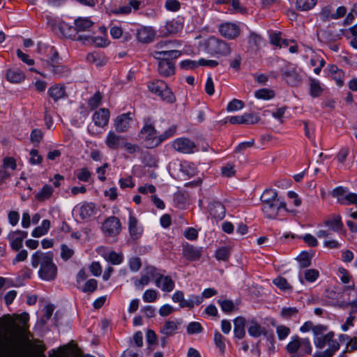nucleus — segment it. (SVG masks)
Returning a JSON list of instances; mask_svg holds the SVG:
<instances>
[{"label": "nucleus", "instance_id": "nucleus-15", "mask_svg": "<svg viewBox=\"0 0 357 357\" xmlns=\"http://www.w3.org/2000/svg\"><path fill=\"white\" fill-rule=\"evenodd\" d=\"M28 233L26 231L17 230L10 231L7 238L10 241L12 249L18 251L23 245V240L27 237Z\"/></svg>", "mask_w": 357, "mask_h": 357}, {"label": "nucleus", "instance_id": "nucleus-17", "mask_svg": "<svg viewBox=\"0 0 357 357\" xmlns=\"http://www.w3.org/2000/svg\"><path fill=\"white\" fill-rule=\"evenodd\" d=\"M128 230L130 237L133 240H137L142 234L143 228L139 225L137 219L132 215V212H129Z\"/></svg>", "mask_w": 357, "mask_h": 357}, {"label": "nucleus", "instance_id": "nucleus-16", "mask_svg": "<svg viewBox=\"0 0 357 357\" xmlns=\"http://www.w3.org/2000/svg\"><path fill=\"white\" fill-rule=\"evenodd\" d=\"M259 120V116L253 113H245L242 116H233L228 118V121L231 124H255Z\"/></svg>", "mask_w": 357, "mask_h": 357}, {"label": "nucleus", "instance_id": "nucleus-30", "mask_svg": "<svg viewBox=\"0 0 357 357\" xmlns=\"http://www.w3.org/2000/svg\"><path fill=\"white\" fill-rule=\"evenodd\" d=\"M93 25V22L86 17H78L75 20V30L77 32L88 31Z\"/></svg>", "mask_w": 357, "mask_h": 357}, {"label": "nucleus", "instance_id": "nucleus-59", "mask_svg": "<svg viewBox=\"0 0 357 357\" xmlns=\"http://www.w3.org/2000/svg\"><path fill=\"white\" fill-rule=\"evenodd\" d=\"M319 276V271L316 269H307L304 272L305 280L309 282H314Z\"/></svg>", "mask_w": 357, "mask_h": 357}, {"label": "nucleus", "instance_id": "nucleus-49", "mask_svg": "<svg viewBox=\"0 0 357 357\" xmlns=\"http://www.w3.org/2000/svg\"><path fill=\"white\" fill-rule=\"evenodd\" d=\"M186 300L187 301L184 303V305H185V307H188L190 309L193 308L195 305H198L201 304L203 301L202 296L194 294L190 295Z\"/></svg>", "mask_w": 357, "mask_h": 357}, {"label": "nucleus", "instance_id": "nucleus-18", "mask_svg": "<svg viewBox=\"0 0 357 357\" xmlns=\"http://www.w3.org/2000/svg\"><path fill=\"white\" fill-rule=\"evenodd\" d=\"M136 37L140 43H149L154 39L155 31L151 27L141 26L137 30Z\"/></svg>", "mask_w": 357, "mask_h": 357}, {"label": "nucleus", "instance_id": "nucleus-12", "mask_svg": "<svg viewBox=\"0 0 357 357\" xmlns=\"http://www.w3.org/2000/svg\"><path fill=\"white\" fill-rule=\"evenodd\" d=\"M280 208L286 209V203L280 199L275 201L263 204L262 211L267 218H274Z\"/></svg>", "mask_w": 357, "mask_h": 357}, {"label": "nucleus", "instance_id": "nucleus-31", "mask_svg": "<svg viewBox=\"0 0 357 357\" xmlns=\"http://www.w3.org/2000/svg\"><path fill=\"white\" fill-rule=\"evenodd\" d=\"M183 29V22L178 19H173L166 22L165 29L169 34H175Z\"/></svg>", "mask_w": 357, "mask_h": 357}, {"label": "nucleus", "instance_id": "nucleus-24", "mask_svg": "<svg viewBox=\"0 0 357 357\" xmlns=\"http://www.w3.org/2000/svg\"><path fill=\"white\" fill-rule=\"evenodd\" d=\"M181 54V52L178 50H161L153 52V56L159 61H170L179 57Z\"/></svg>", "mask_w": 357, "mask_h": 357}, {"label": "nucleus", "instance_id": "nucleus-54", "mask_svg": "<svg viewBox=\"0 0 357 357\" xmlns=\"http://www.w3.org/2000/svg\"><path fill=\"white\" fill-rule=\"evenodd\" d=\"M98 288V282L96 279H90L87 280L82 289L84 293H93Z\"/></svg>", "mask_w": 357, "mask_h": 357}, {"label": "nucleus", "instance_id": "nucleus-29", "mask_svg": "<svg viewBox=\"0 0 357 357\" xmlns=\"http://www.w3.org/2000/svg\"><path fill=\"white\" fill-rule=\"evenodd\" d=\"M96 213V206L93 203H84L79 210V217L82 220H86Z\"/></svg>", "mask_w": 357, "mask_h": 357}, {"label": "nucleus", "instance_id": "nucleus-57", "mask_svg": "<svg viewBox=\"0 0 357 357\" xmlns=\"http://www.w3.org/2000/svg\"><path fill=\"white\" fill-rule=\"evenodd\" d=\"M261 40V37L259 35H258L254 32L250 33L249 38H248V43H249L250 47H251L252 49H257L260 44Z\"/></svg>", "mask_w": 357, "mask_h": 357}, {"label": "nucleus", "instance_id": "nucleus-38", "mask_svg": "<svg viewBox=\"0 0 357 357\" xmlns=\"http://www.w3.org/2000/svg\"><path fill=\"white\" fill-rule=\"evenodd\" d=\"M300 338L296 335L292 337V340L288 343L286 347L287 351L291 355V357H294L296 355L297 351L300 349Z\"/></svg>", "mask_w": 357, "mask_h": 357}, {"label": "nucleus", "instance_id": "nucleus-53", "mask_svg": "<svg viewBox=\"0 0 357 357\" xmlns=\"http://www.w3.org/2000/svg\"><path fill=\"white\" fill-rule=\"evenodd\" d=\"M77 178L83 182H88L91 176V173L86 167L78 169L76 173Z\"/></svg>", "mask_w": 357, "mask_h": 357}, {"label": "nucleus", "instance_id": "nucleus-2", "mask_svg": "<svg viewBox=\"0 0 357 357\" xmlns=\"http://www.w3.org/2000/svg\"><path fill=\"white\" fill-rule=\"evenodd\" d=\"M54 254L52 252H43L38 250L31 256V266L37 268L39 277L44 280L51 281L56 278L57 275V266L53 261Z\"/></svg>", "mask_w": 357, "mask_h": 357}, {"label": "nucleus", "instance_id": "nucleus-34", "mask_svg": "<svg viewBox=\"0 0 357 357\" xmlns=\"http://www.w3.org/2000/svg\"><path fill=\"white\" fill-rule=\"evenodd\" d=\"M54 192V188L50 185H45L42 189L35 195V198L38 202H43L49 199Z\"/></svg>", "mask_w": 357, "mask_h": 357}, {"label": "nucleus", "instance_id": "nucleus-51", "mask_svg": "<svg viewBox=\"0 0 357 357\" xmlns=\"http://www.w3.org/2000/svg\"><path fill=\"white\" fill-rule=\"evenodd\" d=\"M43 135V132L41 130L37 128L33 129L30 135L31 142L36 146H38L42 141Z\"/></svg>", "mask_w": 357, "mask_h": 357}, {"label": "nucleus", "instance_id": "nucleus-23", "mask_svg": "<svg viewBox=\"0 0 357 357\" xmlns=\"http://www.w3.org/2000/svg\"><path fill=\"white\" fill-rule=\"evenodd\" d=\"M181 323L182 321L181 319L176 321L168 320L164 324L160 331L165 336H172L178 330V326Z\"/></svg>", "mask_w": 357, "mask_h": 357}, {"label": "nucleus", "instance_id": "nucleus-63", "mask_svg": "<svg viewBox=\"0 0 357 357\" xmlns=\"http://www.w3.org/2000/svg\"><path fill=\"white\" fill-rule=\"evenodd\" d=\"M102 96L100 92H96L88 102L89 106L91 109L96 108L101 102Z\"/></svg>", "mask_w": 357, "mask_h": 357}, {"label": "nucleus", "instance_id": "nucleus-4", "mask_svg": "<svg viewBox=\"0 0 357 357\" xmlns=\"http://www.w3.org/2000/svg\"><path fill=\"white\" fill-rule=\"evenodd\" d=\"M156 133L157 130L153 123L150 118H147L144 120V125L138 134V137L144 142L147 149H153L155 146H151V144L155 142Z\"/></svg>", "mask_w": 357, "mask_h": 357}, {"label": "nucleus", "instance_id": "nucleus-7", "mask_svg": "<svg viewBox=\"0 0 357 357\" xmlns=\"http://www.w3.org/2000/svg\"><path fill=\"white\" fill-rule=\"evenodd\" d=\"M302 71L294 65L288 63L282 70V77L291 86H297L302 82Z\"/></svg>", "mask_w": 357, "mask_h": 357}, {"label": "nucleus", "instance_id": "nucleus-40", "mask_svg": "<svg viewBox=\"0 0 357 357\" xmlns=\"http://www.w3.org/2000/svg\"><path fill=\"white\" fill-rule=\"evenodd\" d=\"M310 96L313 98L319 97L323 89L321 86L320 82L319 80L310 78Z\"/></svg>", "mask_w": 357, "mask_h": 357}, {"label": "nucleus", "instance_id": "nucleus-33", "mask_svg": "<svg viewBox=\"0 0 357 357\" xmlns=\"http://www.w3.org/2000/svg\"><path fill=\"white\" fill-rule=\"evenodd\" d=\"M176 126H172L169 127L167 130H166L162 134L157 136V138H155V142L153 144H151V146H155V148L158 146L163 141L172 137L176 133Z\"/></svg>", "mask_w": 357, "mask_h": 357}, {"label": "nucleus", "instance_id": "nucleus-3", "mask_svg": "<svg viewBox=\"0 0 357 357\" xmlns=\"http://www.w3.org/2000/svg\"><path fill=\"white\" fill-rule=\"evenodd\" d=\"M204 46L205 50L211 55L227 56L231 51L229 43L215 36H211L206 40Z\"/></svg>", "mask_w": 357, "mask_h": 357}, {"label": "nucleus", "instance_id": "nucleus-1", "mask_svg": "<svg viewBox=\"0 0 357 357\" xmlns=\"http://www.w3.org/2000/svg\"><path fill=\"white\" fill-rule=\"evenodd\" d=\"M29 315L27 312L21 314H5L0 318V331L3 335L0 337V345L8 350L16 349L21 339L28 332L27 322Z\"/></svg>", "mask_w": 357, "mask_h": 357}, {"label": "nucleus", "instance_id": "nucleus-47", "mask_svg": "<svg viewBox=\"0 0 357 357\" xmlns=\"http://www.w3.org/2000/svg\"><path fill=\"white\" fill-rule=\"evenodd\" d=\"M203 330V327L199 322L192 321L187 326L186 332L188 335H193L201 333Z\"/></svg>", "mask_w": 357, "mask_h": 357}, {"label": "nucleus", "instance_id": "nucleus-58", "mask_svg": "<svg viewBox=\"0 0 357 357\" xmlns=\"http://www.w3.org/2000/svg\"><path fill=\"white\" fill-rule=\"evenodd\" d=\"M243 107L244 102L242 100L234 99L228 103L227 106V110L228 112L238 111L243 109Z\"/></svg>", "mask_w": 357, "mask_h": 357}, {"label": "nucleus", "instance_id": "nucleus-8", "mask_svg": "<svg viewBox=\"0 0 357 357\" xmlns=\"http://www.w3.org/2000/svg\"><path fill=\"white\" fill-rule=\"evenodd\" d=\"M49 357H96L87 354L83 356L81 350L77 347H70L67 345L60 347L57 351L52 349L49 353Z\"/></svg>", "mask_w": 357, "mask_h": 357}, {"label": "nucleus", "instance_id": "nucleus-52", "mask_svg": "<svg viewBox=\"0 0 357 357\" xmlns=\"http://www.w3.org/2000/svg\"><path fill=\"white\" fill-rule=\"evenodd\" d=\"M105 258L112 264L118 265L123 261V257L121 254H118L114 251H111L107 256L105 257Z\"/></svg>", "mask_w": 357, "mask_h": 357}, {"label": "nucleus", "instance_id": "nucleus-14", "mask_svg": "<svg viewBox=\"0 0 357 357\" xmlns=\"http://www.w3.org/2000/svg\"><path fill=\"white\" fill-rule=\"evenodd\" d=\"M219 32L221 36L229 40H234L241 34L239 26L235 23L225 22L219 26Z\"/></svg>", "mask_w": 357, "mask_h": 357}, {"label": "nucleus", "instance_id": "nucleus-6", "mask_svg": "<svg viewBox=\"0 0 357 357\" xmlns=\"http://www.w3.org/2000/svg\"><path fill=\"white\" fill-rule=\"evenodd\" d=\"M332 196L336 197L337 203L341 205L357 204V194L349 192L345 187L339 186L333 189Z\"/></svg>", "mask_w": 357, "mask_h": 357}, {"label": "nucleus", "instance_id": "nucleus-35", "mask_svg": "<svg viewBox=\"0 0 357 357\" xmlns=\"http://www.w3.org/2000/svg\"><path fill=\"white\" fill-rule=\"evenodd\" d=\"M249 335L254 337H258L261 335H266V330L262 328L256 321L252 320L251 325L248 328Z\"/></svg>", "mask_w": 357, "mask_h": 357}, {"label": "nucleus", "instance_id": "nucleus-28", "mask_svg": "<svg viewBox=\"0 0 357 357\" xmlns=\"http://www.w3.org/2000/svg\"><path fill=\"white\" fill-rule=\"evenodd\" d=\"M324 225L331 230L336 232L341 231L344 227V225L340 215H332L331 218L325 220Z\"/></svg>", "mask_w": 357, "mask_h": 357}, {"label": "nucleus", "instance_id": "nucleus-27", "mask_svg": "<svg viewBox=\"0 0 357 357\" xmlns=\"http://www.w3.org/2000/svg\"><path fill=\"white\" fill-rule=\"evenodd\" d=\"M158 72L164 77H169L174 74V64L171 61H159Z\"/></svg>", "mask_w": 357, "mask_h": 357}, {"label": "nucleus", "instance_id": "nucleus-46", "mask_svg": "<svg viewBox=\"0 0 357 357\" xmlns=\"http://www.w3.org/2000/svg\"><path fill=\"white\" fill-rule=\"evenodd\" d=\"M300 351L299 355L304 356L305 354H310L312 352V346L308 338H300Z\"/></svg>", "mask_w": 357, "mask_h": 357}, {"label": "nucleus", "instance_id": "nucleus-5", "mask_svg": "<svg viewBox=\"0 0 357 357\" xmlns=\"http://www.w3.org/2000/svg\"><path fill=\"white\" fill-rule=\"evenodd\" d=\"M155 268L151 267L148 271V274L155 278V284L162 291L170 292L175 287L174 281L169 275H163L161 273H155Z\"/></svg>", "mask_w": 357, "mask_h": 357}, {"label": "nucleus", "instance_id": "nucleus-26", "mask_svg": "<svg viewBox=\"0 0 357 357\" xmlns=\"http://www.w3.org/2000/svg\"><path fill=\"white\" fill-rule=\"evenodd\" d=\"M245 319L243 317H238L234 320V337L238 339H243L245 335Z\"/></svg>", "mask_w": 357, "mask_h": 357}, {"label": "nucleus", "instance_id": "nucleus-22", "mask_svg": "<svg viewBox=\"0 0 357 357\" xmlns=\"http://www.w3.org/2000/svg\"><path fill=\"white\" fill-rule=\"evenodd\" d=\"M210 215L217 220H222L225 215V208L220 202H212L208 206Z\"/></svg>", "mask_w": 357, "mask_h": 357}, {"label": "nucleus", "instance_id": "nucleus-44", "mask_svg": "<svg viewBox=\"0 0 357 357\" xmlns=\"http://www.w3.org/2000/svg\"><path fill=\"white\" fill-rule=\"evenodd\" d=\"M225 337L219 331H216L214 333V342L221 354H224L225 351Z\"/></svg>", "mask_w": 357, "mask_h": 357}, {"label": "nucleus", "instance_id": "nucleus-42", "mask_svg": "<svg viewBox=\"0 0 357 357\" xmlns=\"http://www.w3.org/2000/svg\"><path fill=\"white\" fill-rule=\"evenodd\" d=\"M167 84L162 80H155L148 85L150 91L159 96L162 90L166 88Z\"/></svg>", "mask_w": 357, "mask_h": 357}, {"label": "nucleus", "instance_id": "nucleus-60", "mask_svg": "<svg viewBox=\"0 0 357 357\" xmlns=\"http://www.w3.org/2000/svg\"><path fill=\"white\" fill-rule=\"evenodd\" d=\"M29 155L31 156L29 158V162L31 165H39L43 162V157L39 154L37 149L31 150Z\"/></svg>", "mask_w": 357, "mask_h": 357}, {"label": "nucleus", "instance_id": "nucleus-25", "mask_svg": "<svg viewBox=\"0 0 357 357\" xmlns=\"http://www.w3.org/2000/svg\"><path fill=\"white\" fill-rule=\"evenodd\" d=\"M47 93L54 102H57L67 96L64 86L60 84H55L51 86L48 89Z\"/></svg>", "mask_w": 357, "mask_h": 357}, {"label": "nucleus", "instance_id": "nucleus-10", "mask_svg": "<svg viewBox=\"0 0 357 357\" xmlns=\"http://www.w3.org/2000/svg\"><path fill=\"white\" fill-rule=\"evenodd\" d=\"M172 147L176 151L184 154H190L198 151L195 142L186 137L176 139L172 143Z\"/></svg>", "mask_w": 357, "mask_h": 357}, {"label": "nucleus", "instance_id": "nucleus-48", "mask_svg": "<svg viewBox=\"0 0 357 357\" xmlns=\"http://www.w3.org/2000/svg\"><path fill=\"white\" fill-rule=\"evenodd\" d=\"M255 97L258 99L269 100L274 97V92L268 89H261L255 93Z\"/></svg>", "mask_w": 357, "mask_h": 357}, {"label": "nucleus", "instance_id": "nucleus-13", "mask_svg": "<svg viewBox=\"0 0 357 357\" xmlns=\"http://www.w3.org/2000/svg\"><path fill=\"white\" fill-rule=\"evenodd\" d=\"M335 333L330 331L319 337L314 338V344L317 349H323L326 344L329 348L340 349V343L334 339Z\"/></svg>", "mask_w": 357, "mask_h": 357}, {"label": "nucleus", "instance_id": "nucleus-9", "mask_svg": "<svg viewBox=\"0 0 357 357\" xmlns=\"http://www.w3.org/2000/svg\"><path fill=\"white\" fill-rule=\"evenodd\" d=\"M121 229V222L116 216L107 218L102 225V231L107 236H116L120 234Z\"/></svg>", "mask_w": 357, "mask_h": 357}, {"label": "nucleus", "instance_id": "nucleus-64", "mask_svg": "<svg viewBox=\"0 0 357 357\" xmlns=\"http://www.w3.org/2000/svg\"><path fill=\"white\" fill-rule=\"evenodd\" d=\"M172 301L174 303H178L179 306L182 308L185 307L184 303L187 301L186 299L184 298V293L182 291H176L172 295Z\"/></svg>", "mask_w": 357, "mask_h": 357}, {"label": "nucleus", "instance_id": "nucleus-61", "mask_svg": "<svg viewBox=\"0 0 357 357\" xmlns=\"http://www.w3.org/2000/svg\"><path fill=\"white\" fill-rule=\"evenodd\" d=\"M234 167L235 165L233 163L229 162L226 164L221 169L222 175L226 177H231L234 176L236 173Z\"/></svg>", "mask_w": 357, "mask_h": 357}, {"label": "nucleus", "instance_id": "nucleus-45", "mask_svg": "<svg viewBox=\"0 0 357 357\" xmlns=\"http://www.w3.org/2000/svg\"><path fill=\"white\" fill-rule=\"evenodd\" d=\"M159 96L163 101L167 103H173L176 101V98L171 89L167 86V84L166 85V88L162 90Z\"/></svg>", "mask_w": 357, "mask_h": 357}, {"label": "nucleus", "instance_id": "nucleus-20", "mask_svg": "<svg viewBox=\"0 0 357 357\" xmlns=\"http://www.w3.org/2000/svg\"><path fill=\"white\" fill-rule=\"evenodd\" d=\"M126 138L123 136L116 135L113 131H109L107 135L105 143L111 149H118L123 147Z\"/></svg>", "mask_w": 357, "mask_h": 357}, {"label": "nucleus", "instance_id": "nucleus-50", "mask_svg": "<svg viewBox=\"0 0 357 357\" xmlns=\"http://www.w3.org/2000/svg\"><path fill=\"white\" fill-rule=\"evenodd\" d=\"M298 310L295 307H283L281 310V316L286 319H291V317H296L298 314Z\"/></svg>", "mask_w": 357, "mask_h": 357}, {"label": "nucleus", "instance_id": "nucleus-36", "mask_svg": "<svg viewBox=\"0 0 357 357\" xmlns=\"http://www.w3.org/2000/svg\"><path fill=\"white\" fill-rule=\"evenodd\" d=\"M218 303L220 306L222 311L225 314H231L238 310V307L231 300L219 299Z\"/></svg>", "mask_w": 357, "mask_h": 357}, {"label": "nucleus", "instance_id": "nucleus-37", "mask_svg": "<svg viewBox=\"0 0 357 357\" xmlns=\"http://www.w3.org/2000/svg\"><path fill=\"white\" fill-rule=\"evenodd\" d=\"M86 61L94 64L96 67H102L107 63V59L97 53H89L86 56Z\"/></svg>", "mask_w": 357, "mask_h": 357}, {"label": "nucleus", "instance_id": "nucleus-55", "mask_svg": "<svg viewBox=\"0 0 357 357\" xmlns=\"http://www.w3.org/2000/svg\"><path fill=\"white\" fill-rule=\"evenodd\" d=\"M297 260L299 262V266L301 268H307L311 264V259L307 252H302L297 257Z\"/></svg>", "mask_w": 357, "mask_h": 357}, {"label": "nucleus", "instance_id": "nucleus-56", "mask_svg": "<svg viewBox=\"0 0 357 357\" xmlns=\"http://www.w3.org/2000/svg\"><path fill=\"white\" fill-rule=\"evenodd\" d=\"M142 298L144 302H154L158 298V292L156 290L153 289H147L144 293Z\"/></svg>", "mask_w": 357, "mask_h": 357}, {"label": "nucleus", "instance_id": "nucleus-32", "mask_svg": "<svg viewBox=\"0 0 357 357\" xmlns=\"http://www.w3.org/2000/svg\"><path fill=\"white\" fill-rule=\"evenodd\" d=\"M25 78L24 74L18 69H8L6 72V79L12 83H19Z\"/></svg>", "mask_w": 357, "mask_h": 357}, {"label": "nucleus", "instance_id": "nucleus-21", "mask_svg": "<svg viewBox=\"0 0 357 357\" xmlns=\"http://www.w3.org/2000/svg\"><path fill=\"white\" fill-rule=\"evenodd\" d=\"M202 252V248L195 247L186 243L183 246V257L189 261H195L200 258Z\"/></svg>", "mask_w": 357, "mask_h": 357}, {"label": "nucleus", "instance_id": "nucleus-19", "mask_svg": "<svg viewBox=\"0 0 357 357\" xmlns=\"http://www.w3.org/2000/svg\"><path fill=\"white\" fill-rule=\"evenodd\" d=\"M92 119L96 126L103 128L108 123L109 111L106 108H100L93 114Z\"/></svg>", "mask_w": 357, "mask_h": 357}, {"label": "nucleus", "instance_id": "nucleus-11", "mask_svg": "<svg viewBox=\"0 0 357 357\" xmlns=\"http://www.w3.org/2000/svg\"><path fill=\"white\" fill-rule=\"evenodd\" d=\"M134 114L129 112L116 116L114 121V127L118 132H125L128 130L133 121Z\"/></svg>", "mask_w": 357, "mask_h": 357}, {"label": "nucleus", "instance_id": "nucleus-43", "mask_svg": "<svg viewBox=\"0 0 357 357\" xmlns=\"http://www.w3.org/2000/svg\"><path fill=\"white\" fill-rule=\"evenodd\" d=\"M317 3V0H296V6L299 10L306 11L312 9Z\"/></svg>", "mask_w": 357, "mask_h": 357}, {"label": "nucleus", "instance_id": "nucleus-39", "mask_svg": "<svg viewBox=\"0 0 357 357\" xmlns=\"http://www.w3.org/2000/svg\"><path fill=\"white\" fill-rule=\"evenodd\" d=\"M280 197L278 196V193L275 190L266 189L264 191L261 195V201L262 204L275 201L280 199Z\"/></svg>", "mask_w": 357, "mask_h": 357}, {"label": "nucleus", "instance_id": "nucleus-62", "mask_svg": "<svg viewBox=\"0 0 357 357\" xmlns=\"http://www.w3.org/2000/svg\"><path fill=\"white\" fill-rule=\"evenodd\" d=\"M74 255V250L70 248L68 245L63 244L61 247V257L67 261L70 259Z\"/></svg>", "mask_w": 357, "mask_h": 357}, {"label": "nucleus", "instance_id": "nucleus-41", "mask_svg": "<svg viewBox=\"0 0 357 357\" xmlns=\"http://www.w3.org/2000/svg\"><path fill=\"white\" fill-rule=\"evenodd\" d=\"M231 255V248L229 246H222L215 251V258L219 261H227Z\"/></svg>", "mask_w": 357, "mask_h": 357}]
</instances>
